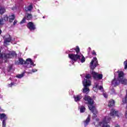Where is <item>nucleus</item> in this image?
Listing matches in <instances>:
<instances>
[{"instance_id":"36","label":"nucleus","mask_w":127,"mask_h":127,"mask_svg":"<svg viewBox=\"0 0 127 127\" xmlns=\"http://www.w3.org/2000/svg\"><path fill=\"white\" fill-rule=\"evenodd\" d=\"M12 10H15V9H16V7H14L12 8Z\"/></svg>"},{"instance_id":"17","label":"nucleus","mask_w":127,"mask_h":127,"mask_svg":"<svg viewBox=\"0 0 127 127\" xmlns=\"http://www.w3.org/2000/svg\"><path fill=\"white\" fill-rule=\"evenodd\" d=\"M109 107H113V106H115V100L111 99L109 101V104H108Z\"/></svg>"},{"instance_id":"22","label":"nucleus","mask_w":127,"mask_h":127,"mask_svg":"<svg viewBox=\"0 0 127 127\" xmlns=\"http://www.w3.org/2000/svg\"><path fill=\"white\" fill-rule=\"evenodd\" d=\"M2 18H3V19L4 20V21L6 22V21H8L9 18L7 15H4Z\"/></svg>"},{"instance_id":"10","label":"nucleus","mask_w":127,"mask_h":127,"mask_svg":"<svg viewBox=\"0 0 127 127\" xmlns=\"http://www.w3.org/2000/svg\"><path fill=\"white\" fill-rule=\"evenodd\" d=\"M3 38L4 40V45H8V44H9V43L11 41V39L10 38V35L7 34L4 36Z\"/></svg>"},{"instance_id":"34","label":"nucleus","mask_w":127,"mask_h":127,"mask_svg":"<svg viewBox=\"0 0 127 127\" xmlns=\"http://www.w3.org/2000/svg\"><path fill=\"white\" fill-rule=\"evenodd\" d=\"M17 23V20H15L13 23V25H15Z\"/></svg>"},{"instance_id":"16","label":"nucleus","mask_w":127,"mask_h":127,"mask_svg":"<svg viewBox=\"0 0 127 127\" xmlns=\"http://www.w3.org/2000/svg\"><path fill=\"white\" fill-rule=\"evenodd\" d=\"M8 18L9 22H12L15 19V15L13 14H11L8 16Z\"/></svg>"},{"instance_id":"19","label":"nucleus","mask_w":127,"mask_h":127,"mask_svg":"<svg viewBox=\"0 0 127 127\" xmlns=\"http://www.w3.org/2000/svg\"><path fill=\"white\" fill-rule=\"evenodd\" d=\"M32 9V5H30L28 7H26L25 8V10L26 11H30Z\"/></svg>"},{"instance_id":"31","label":"nucleus","mask_w":127,"mask_h":127,"mask_svg":"<svg viewBox=\"0 0 127 127\" xmlns=\"http://www.w3.org/2000/svg\"><path fill=\"white\" fill-rule=\"evenodd\" d=\"M74 50H75V51H76V47H75V48H72V49H70L69 50V52H73V51H74Z\"/></svg>"},{"instance_id":"38","label":"nucleus","mask_w":127,"mask_h":127,"mask_svg":"<svg viewBox=\"0 0 127 127\" xmlns=\"http://www.w3.org/2000/svg\"><path fill=\"white\" fill-rule=\"evenodd\" d=\"M0 34H1V30L0 29Z\"/></svg>"},{"instance_id":"20","label":"nucleus","mask_w":127,"mask_h":127,"mask_svg":"<svg viewBox=\"0 0 127 127\" xmlns=\"http://www.w3.org/2000/svg\"><path fill=\"white\" fill-rule=\"evenodd\" d=\"M79 109L80 110V113H84L85 111H86V108L83 106L79 107Z\"/></svg>"},{"instance_id":"23","label":"nucleus","mask_w":127,"mask_h":127,"mask_svg":"<svg viewBox=\"0 0 127 127\" xmlns=\"http://www.w3.org/2000/svg\"><path fill=\"white\" fill-rule=\"evenodd\" d=\"M123 103L124 104H127V90H126V96L125 99H123Z\"/></svg>"},{"instance_id":"32","label":"nucleus","mask_w":127,"mask_h":127,"mask_svg":"<svg viewBox=\"0 0 127 127\" xmlns=\"http://www.w3.org/2000/svg\"><path fill=\"white\" fill-rule=\"evenodd\" d=\"M103 96H104V98H108V94L106 93H104Z\"/></svg>"},{"instance_id":"15","label":"nucleus","mask_w":127,"mask_h":127,"mask_svg":"<svg viewBox=\"0 0 127 127\" xmlns=\"http://www.w3.org/2000/svg\"><path fill=\"white\" fill-rule=\"evenodd\" d=\"M90 121H91V115H88L86 120L84 122V127H87L89 123H90Z\"/></svg>"},{"instance_id":"41","label":"nucleus","mask_w":127,"mask_h":127,"mask_svg":"<svg viewBox=\"0 0 127 127\" xmlns=\"http://www.w3.org/2000/svg\"><path fill=\"white\" fill-rule=\"evenodd\" d=\"M0 109H1V108H0Z\"/></svg>"},{"instance_id":"3","label":"nucleus","mask_w":127,"mask_h":127,"mask_svg":"<svg viewBox=\"0 0 127 127\" xmlns=\"http://www.w3.org/2000/svg\"><path fill=\"white\" fill-rule=\"evenodd\" d=\"M92 83V76L91 74H87L84 79L82 81L84 88L82 89L83 93L88 94L90 92V89L88 87L91 86Z\"/></svg>"},{"instance_id":"7","label":"nucleus","mask_w":127,"mask_h":127,"mask_svg":"<svg viewBox=\"0 0 127 127\" xmlns=\"http://www.w3.org/2000/svg\"><path fill=\"white\" fill-rule=\"evenodd\" d=\"M91 74L94 80H101V79H103L102 74H99L94 71H91Z\"/></svg>"},{"instance_id":"26","label":"nucleus","mask_w":127,"mask_h":127,"mask_svg":"<svg viewBox=\"0 0 127 127\" xmlns=\"http://www.w3.org/2000/svg\"><path fill=\"white\" fill-rule=\"evenodd\" d=\"M124 65L125 66L124 69L127 70V61H125L124 63Z\"/></svg>"},{"instance_id":"14","label":"nucleus","mask_w":127,"mask_h":127,"mask_svg":"<svg viewBox=\"0 0 127 127\" xmlns=\"http://www.w3.org/2000/svg\"><path fill=\"white\" fill-rule=\"evenodd\" d=\"M15 64L16 65H22L25 64V62L22 58H19L18 61L15 62Z\"/></svg>"},{"instance_id":"28","label":"nucleus","mask_w":127,"mask_h":127,"mask_svg":"<svg viewBox=\"0 0 127 127\" xmlns=\"http://www.w3.org/2000/svg\"><path fill=\"white\" fill-rule=\"evenodd\" d=\"M111 93L112 94V95H115L116 94V91L115 90V89H112L111 90Z\"/></svg>"},{"instance_id":"11","label":"nucleus","mask_w":127,"mask_h":127,"mask_svg":"<svg viewBox=\"0 0 127 127\" xmlns=\"http://www.w3.org/2000/svg\"><path fill=\"white\" fill-rule=\"evenodd\" d=\"M110 116L111 118H115V117H118V118H119V117H120V116H119V111L112 109L110 112Z\"/></svg>"},{"instance_id":"24","label":"nucleus","mask_w":127,"mask_h":127,"mask_svg":"<svg viewBox=\"0 0 127 127\" xmlns=\"http://www.w3.org/2000/svg\"><path fill=\"white\" fill-rule=\"evenodd\" d=\"M5 21H4V19H3L2 18L0 19V25H2L3 24H4Z\"/></svg>"},{"instance_id":"39","label":"nucleus","mask_w":127,"mask_h":127,"mask_svg":"<svg viewBox=\"0 0 127 127\" xmlns=\"http://www.w3.org/2000/svg\"><path fill=\"white\" fill-rule=\"evenodd\" d=\"M89 50H91V48H88Z\"/></svg>"},{"instance_id":"5","label":"nucleus","mask_w":127,"mask_h":127,"mask_svg":"<svg viewBox=\"0 0 127 127\" xmlns=\"http://www.w3.org/2000/svg\"><path fill=\"white\" fill-rule=\"evenodd\" d=\"M36 64H34V63L31 60V59H26L25 62V67L26 68H32V67H34Z\"/></svg>"},{"instance_id":"30","label":"nucleus","mask_w":127,"mask_h":127,"mask_svg":"<svg viewBox=\"0 0 127 127\" xmlns=\"http://www.w3.org/2000/svg\"><path fill=\"white\" fill-rule=\"evenodd\" d=\"M24 22H25V17H24V18L21 21L20 23H24Z\"/></svg>"},{"instance_id":"29","label":"nucleus","mask_w":127,"mask_h":127,"mask_svg":"<svg viewBox=\"0 0 127 127\" xmlns=\"http://www.w3.org/2000/svg\"><path fill=\"white\" fill-rule=\"evenodd\" d=\"M92 55H94V56H96L97 55V54L96 53V52L95 51H92Z\"/></svg>"},{"instance_id":"12","label":"nucleus","mask_w":127,"mask_h":127,"mask_svg":"<svg viewBox=\"0 0 127 127\" xmlns=\"http://www.w3.org/2000/svg\"><path fill=\"white\" fill-rule=\"evenodd\" d=\"M27 27L29 28V29H30V30L31 31L35 30L36 28L35 27V25H34V24L31 22H30L28 23Z\"/></svg>"},{"instance_id":"1","label":"nucleus","mask_w":127,"mask_h":127,"mask_svg":"<svg viewBox=\"0 0 127 127\" xmlns=\"http://www.w3.org/2000/svg\"><path fill=\"white\" fill-rule=\"evenodd\" d=\"M75 52L76 54H68V58L71 59L72 62V64H74V63L76 62V61L78 63H84L85 61H86V59L85 58V57L83 56L82 53L80 52V48L78 46H76Z\"/></svg>"},{"instance_id":"13","label":"nucleus","mask_w":127,"mask_h":127,"mask_svg":"<svg viewBox=\"0 0 127 127\" xmlns=\"http://www.w3.org/2000/svg\"><path fill=\"white\" fill-rule=\"evenodd\" d=\"M73 98L75 102H80L82 98H83V95H82V94H79L78 95H74Z\"/></svg>"},{"instance_id":"2","label":"nucleus","mask_w":127,"mask_h":127,"mask_svg":"<svg viewBox=\"0 0 127 127\" xmlns=\"http://www.w3.org/2000/svg\"><path fill=\"white\" fill-rule=\"evenodd\" d=\"M118 77L115 76L114 78L111 81V84L113 87H117L120 85V83L123 85H127V79L125 78V74L122 71H118Z\"/></svg>"},{"instance_id":"8","label":"nucleus","mask_w":127,"mask_h":127,"mask_svg":"<svg viewBox=\"0 0 127 127\" xmlns=\"http://www.w3.org/2000/svg\"><path fill=\"white\" fill-rule=\"evenodd\" d=\"M98 66V60L97 58H94L90 63V67L91 70H94Z\"/></svg>"},{"instance_id":"33","label":"nucleus","mask_w":127,"mask_h":127,"mask_svg":"<svg viewBox=\"0 0 127 127\" xmlns=\"http://www.w3.org/2000/svg\"><path fill=\"white\" fill-rule=\"evenodd\" d=\"M32 73H35V72H37V69L34 68V69H32Z\"/></svg>"},{"instance_id":"6","label":"nucleus","mask_w":127,"mask_h":127,"mask_svg":"<svg viewBox=\"0 0 127 127\" xmlns=\"http://www.w3.org/2000/svg\"><path fill=\"white\" fill-rule=\"evenodd\" d=\"M8 117L4 113L0 114V120L2 121V127H5L6 126V121Z\"/></svg>"},{"instance_id":"9","label":"nucleus","mask_w":127,"mask_h":127,"mask_svg":"<svg viewBox=\"0 0 127 127\" xmlns=\"http://www.w3.org/2000/svg\"><path fill=\"white\" fill-rule=\"evenodd\" d=\"M93 90V91H94V92H98V90H100V91H101V92H103V91L104 90V88H103L102 86H99V83L98 82H95L94 83Z\"/></svg>"},{"instance_id":"18","label":"nucleus","mask_w":127,"mask_h":127,"mask_svg":"<svg viewBox=\"0 0 127 127\" xmlns=\"http://www.w3.org/2000/svg\"><path fill=\"white\" fill-rule=\"evenodd\" d=\"M25 73L22 72L21 74H18L16 75V78H18V79H21L23 77H24V74Z\"/></svg>"},{"instance_id":"35","label":"nucleus","mask_w":127,"mask_h":127,"mask_svg":"<svg viewBox=\"0 0 127 127\" xmlns=\"http://www.w3.org/2000/svg\"><path fill=\"white\" fill-rule=\"evenodd\" d=\"M9 69H11V68H12V65H10V66H9Z\"/></svg>"},{"instance_id":"21","label":"nucleus","mask_w":127,"mask_h":127,"mask_svg":"<svg viewBox=\"0 0 127 127\" xmlns=\"http://www.w3.org/2000/svg\"><path fill=\"white\" fill-rule=\"evenodd\" d=\"M4 12H5V8L4 7H0V14H3Z\"/></svg>"},{"instance_id":"37","label":"nucleus","mask_w":127,"mask_h":127,"mask_svg":"<svg viewBox=\"0 0 127 127\" xmlns=\"http://www.w3.org/2000/svg\"><path fill=\"white\" fill-rule=\"evenodd\" d=\"M0 98L1 99V98H2V95H0Z\"/></svg>"},{"instance_id":"27","label":"nucleus","mask_w":127,"mask_h":127,"mask_svg":"<svg viewBox=\"0 0 127 127\" xmlns=\"http://www.w3.org/2000/svg\"><path fill=\"white\" fill-rule=\"evenodd\" d=\"M15 85V83H14V82H11L10 84H8L7 87L9 88L10 87H12V86H14Z\"/></svg>"},{"instance_id":"4","label":"nucleus","mask_w":127,"mask_h":127,"mask_svg":"<svg viewBox=\"0 0 127 127\" xmlns=\"http://www.w3.org/2000/svg\"><path fill=\"white\" fill-rule=\"evenodd\" d=\"M1 51L0 50V65L1 63L7 62L8 59L10 58H16L17 55L15 52H9L8 54H1Z\"/></svg>"},{"instance_id":"25","label":"nucleus","mask_w":127,"mask_h":127,"mask_svg":"<svg viewBox=\"0 0 127 127\" xmlns=\"http://www.w3.org/2000/svg\"><path fill=\"white\" fill-rule=\"evenodd\" d=\"M32 18V15L31 14H28L26 16V19L30 20Z\"/></svg>"},{"instance_id":"40","label":"nucleus","mask_w":127,"mask_h":127,"mask_svg":"<svg viewBox=\"0 0 127 127\" xmlns=\"http://www.w3.org/2000/svg\"><path fill=\"white\" fill-rule=\"evenodd\" d=\"M43 18H45V16H43Z\"/></svg>"}]
</instances>
